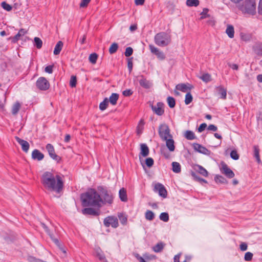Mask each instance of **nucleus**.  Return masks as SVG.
Masks as SVG:
<instances>
[{
  "mask_svg": "<svg viewBox=\"0 0 262 262\" xmlns=\"http://www.w3.org/2000/svg\"><path fill=\"white\" fill-rule=\"evenodd\" d=\"M40 181L45 190L49 192L60 194L63 191L64 182L59 174L46 171L41 176Z\"/></svg>",
  "mask_w": 262,
  "mask_h": 262,
  "instance_id": "1",
  "label": "nucleus"
},
{
  "mask_svg": "<svg viewBox=\"0 0 262 262\" xmlns=\"http://www.w3.org/2000/svg\"><path fill=\"white\" fill-rule=\"evenodd\" d=\"M81 199L83 206H95L100 207L102 199L99 193L94 189H90L85 193L81 195Z\"/></svg>",
  "mask_w": 262,
  "mask_h": 262,
  "instance_id": "2",
  "label": "nucleus"
},
{
  "mask_svg": "<svg viewBox=\"0 0 262 262\" xmlns=\"http://www.w3.org/2000/svg\"><path fill=\"white\" fill-rule=\"evenodd\" d=\"M155 43L160 47H166L171 42V36L168 34L162 32L157 33L154 38Z\"/></svg>",
  "mask_w": 262,
  "mask_h": 262,
  "instance_id": "3",
  "label": "nucleus"
},
{
  "mask_svg": "<svg viewBox=\"0 0 262 262\" xmlns=\"http://www.w3.org/2000/svg\"><path fill=\"white\" fill-rule=\"evenodd\" d=\"M97 190L99 192L100 196L102 199L101 204H111L113 201V195L111 192L108 191L107 188L103 186H98Z\"/></svg>",
  "mask_w": 262,
  "mask_h": 262,
  "instance_id": "4",
  "label": "nucleus"
},
{
  "mask_svg": "<svg viewBox=\"0 0 262 262\" xmlns=\"http://www.w3.org/2000/svg\"><path fill=\"white\" fill-rule=\"evenodd\" d=\"M240 10L244 13L254 15L256 13L255 0H245L240 7Z\"/></svg>",
  "mask_w": 262,
  "mask_h": 262,
  "instance_id": "5",
  "label": "nucleus"
},
{
  "mask_svg": "<svg viewBox=\"0 0 262 262\" xmlns=\"http://www.w3.org/2000/svg\"><path fill=\"white\" fill-rule=\"evenodd\" d=\"M159 134L163 141L169 137H172V135L170 134V129L166 124H163L159 126Z\"/></svg>",
  "mask_w": 262,
  "mask_h": 262,
  "instance_id": "6",
  "label": "nucleus"
},
{
  "mask_svg": "<svg viewBox=\"0 0 262 262\" xmlns=\"http://www.w3.org/2000/svg\"><path fill=\"white\" fill-rule=\"evenodd\" d=\"M103 223L106 227L112 226L116 228L118 227L119 223L117 218L114 216H108L104 220Z\"/></svg>",
  "mask_w": 262,
  "mask_h": 262,
  "instance_id": "7",
  "label": "nucleus"
},
{
  "mask_svg": "<svg viewBox=\"0 0 262 262\" xmlns=\"http://www.w3.org/2000/svg\"><path fill=\"white\" fill-rule=\"evenodd\" d=\"M38 89L42 91H46L50 87L49 81L45 77H39L36 82Z\"/></svg>",
  "mask_w": 262,
  "mask_h": 262,
  "instance_id": "8",
  "label": "nucleus"
},
{
  "mask_svg": "<svg viewBox=\"0 0 262 262\" xmlns=\"http://www.w3.org/2000/svg\"><path fill=\"white\" fill-rule=\"evenodd\" d=\"M221 171L223 174L228 178L231 179L234 177L235 174L233 171L224 162L221 163Z\"/></svg>",
  "mask_w": 262,
  "mask_h": 262,
  "instance_id": "9",
  "label": "nucleus"
},
{
  "mask_svg": "<svg viewBox=\"0 0 262 262\" xmlns=\"http://www.w3.org/2000/svg\"><path fill=\"white\" fill-rule=\"evenodd\" d=\"M46 149L52 159L56 161L57 162H59L61 160V158L55 154L54 148L52 144H48L46 145Z\"/></svg>",
  "mask_w": 262,
  "mask_h": 262,
  "instance_id": "10",
  "label": "nucleus"
},
{
  "mask_svg": "<svg viewBox=\"0 0 262 262\" xmlns=\"http://www.w3.org/2000/svg\"><path fill=\"white\" fill-rule=\"evenodd\" d=\"M154 191L158 192L159 195L163 198L167 197V191L162 184L160 183L156 184L154 187Z\"/></svg>",
  "mask_w": 262,
  "mask_h": 262,
  "instance_id": "11",
  "label": "nucleus"
},
{
  "mask_svg": "<svg viewBox=\"0 0 262 262\" xmlns=\"http://www.w3.org/2000/svg\"><path fill=\"white\" fill-rule=\"evenodd\" d=\"M149 48L151 52L156 55L157 58L159 59L164 60L165 58V55H164V53L160 51L159 49L155 47L154 46L149 45Z\"/></svg>",
  "mask_w": 262,
  "mask_h": 262,
  "instance_id": "12",
  "label": "nucleus"
},
{
  "mask_svg": "<svg viewBox=\"0 0 262 262\" xmlns=\"http://www.w3.org/2000/svg\"><path fill=\"white\" fill-rule=\"evenodd\" d=\"M151 108L157 115L161 116L164 114V104L162 102H158L156 105H152Z\"/></svg>",
  "mask_w": 262,
  "mask_h": 262,
  "instance_id": "13",
  "label": "nucleus"
},
{
  "mask_svg": "<svg viewBox=\"0 0 262 262\" xmlns=\"http://www.w3.org/2000/svg\"><path fill=\"white\" fill-rule=\"evenodd\" d=\"M193 146L194 149L200 153L208 156L210 155L211 153V151L205 147H204L198 143H194Z\"/></svg>",
  "mask_w": 262,
  "mask_h": 262,
  "instance_id": "14",
  "label": "nucleus"
},
{
  "mask_svg": "<svg viewBox=\"0 0 262 262\" xmlns=\"http://www.w3.org/2000/svg\"><path fill=\"white\" fill-rule=\"evenodd\" d=\"M15 139L17 141V142L21 145L22 150L24 152H27L30 147V145L29 143L27 141L23 140L18 137H15Z\"/></svg>",
  "mask_w": 262,
  "mask_h": 262,
  "instance_id": "15",
  "label": "nucleus"
},
{
  "mask_svg": "<svg viewBox=\"0 0 262 262\" xmlns=\"http://www.w3.org/2000/svg\"><path fill=\"white\" fill-rule=\"evenodd\" d=\"M141 78L139 80V82L140 85L144 89H149L152 83L149 80H147L146 78L144 77L143 76L141 75L140 77Z\"/></svg>",
  "mask_w": 262,
  "mask_h": 262,
  "instance_id": "16",
  "label": "nucleus"
},
{
  "mask_svg": "<svg viewBox=\"0 0 262 262\" xmlns=\"http://www.w3.org/2000/svg\"><path fill=\"white\" fill-rule=\"evenodd\" d=\"M192 86L187 83H181L176 85V89L182 92H187L192 89Z\"/></svg>",
  "mask_w": 262,
  "mask_h": 262,
  "instance_id": "17",
  "label": "nucleus"
},
{
  "mask_svg": "<svg viewBox=\"0 0 262 262\" xmlns=\"http://www.w3.org/2000/svg\"><path fill=\"white\" fill-rule=\"evenodd\" d=\"M82 212L84 215H91L93 216H98L99 212L92 208H85L82 210Z\"/></svg>",
  "mask_w": 262,
  "mask_h": 262,
  "instance_id": "18",
  "label": "nucleus"
},
{
  "mask_svg": "<svg viewBox=\"0 0 262 262\" xmlns=\"http://www.w3.org/2000/svg\"><path fill=\"white\" fill-rule=\"evenodd\" d=\"M44 158V155L38 149H34L32 152V158L38 161L42 160Z\"/></svg>",
  "mask_w": 262,
  "mask_h": 262,
  "instance_id": "19",
  "label": "nucleus"
},
{
  "mask_svg": "<svg viewBox=\"0 0 262 262\" xmlns=\"http://www.w3.org/2000/svg\"><path fill=\"white\" fill-rule=\"evenodd\" d=\"M166 142V145L170 151H173L175 149L174 141L172 137H169L166 140H164Z\"/></svg>",
  "mask_w": 262,
  "mask_h": 262,
  "instance_id": "20",
  "label": "nucleus"
},
{
  "mask_svg": "<svg viewBox=\"0 0 262 262\" xmlns=\"http://www.w3.org/2000/svg\"><path fill=\"white\" fill-rule=\"evenodd\" d=\"M194 169L196 172L205 177H207L208 176V172L205 168L201 165H195Z\"/></svg>",
  "mask_w": 262,
  "mask_h": 262,
  "instance_id": "21",
  "label": "nucleus"
},
{
  "mask_svg": "<svg viewBox=\"0 0 262 262\" xmlns=\"http://www.w3.org/2000/svg\"><path fill=\"white\" fill-rule=\"evenodd\" d=\"M27 31L24 29H20L18 33L12 38V41L13 42H17L19 39H20V37L23 36L27 33Z\"/></svg>",
  "mask_w": 262,
  "mask_h": 262,
  "instance_id": "22",
  "label": "nucleus"
},
{
  "mask_svg": "<svg viewBox=\"0 0 262 262\" xmlns=\"http://www.w3.org/2000/svg\"><path fill=\"white\" fill-rule=\"evenodd\" d=\"M254 53L259 56H262V43H256L253 47Z\"/></svg>",
  "mask_w": 262,
  "mask_h": 262,
  "instance_id": "23",
  "label": "nucleus"
},
{
  "mask_svg": "<svg viewBox=\"0 0 262 262\" xmlns=\"http://www.w3.org/2000/svg\"><path fill=\"white\" fill-rule=\"evenodd\" d=\"M141 152L140 154L144 157H147L149 154V148L146 144H141L140 145Z\"/></svg>",
  "mask_w": 262,
  "mask_h": 262,
  "instance_id": "24",
  "label": "nucleus"
},
{
  "mask_svg": "<svg viewBox=\"0 0 262 262\" xmlns=\"http://www.w3.org/2000/svg\"><path fill=\"white\" fill-rule=\"evenodd\" d=\"M119 94L117 93H112L109 99H108V102H110L113 105H116L119 99Z\"/></svg>",
  "mask_w": 262,
  "mask_h": 262,
  "instance_id": "25",
  "label": "nucleus"
},
{
  "mask_svg": "<svg viewBox=\"0 0 262 262\" xmlns=\"http://www.w3.org/2000/svg\"><path fill=\"white\" fill-rule=\"evenodd\" d=\"M226 33L229 38H233L234 36V29L233 26L231 25H228L226 30Z\"/></svg>",
  "mask_w": 262,
  "mask_h": 262,
  "instance_id": "26",
  "label": "nucleus"
},
{
  "mask_svg": "<svg viewBox=\"0 0 262 262\" xmlns=\"http://www.w3.org/2000/svg\"><path fill=\"white\" fill-rule=\"evenodd\" d=\"M63 42L61 41H58L55 46L54 50V54L55 55H58L62 50L63 47Z\"/></svg>",
  "mask_w": 262,
  "mask_h": 262,
  "instance_id": "27",
  "label": "nucleus"
},
{
  "mask_svg": "<svg viewBox=\"0 0 262 262\" xmlns=\"http://www.w3.org/2000/svg\"><path fill=\"white\" fill-rule=\"evenodd\" d=\"M119 194V198L122 201L126 202L127 201L126 191L124 188H122L121 189H120Z\"/></svg>",
  "mask_w": 262,
  "mask_h": 262,
  "instance_id": "28",
  "label": "nucleus"
},
{
  "mask_svg": "<svg viewBox=\"0 0 262 262\" xmlns=\"http://www.w3.org/2000/svg\"><path fill=\"white\" fill-rule=\"evenodd\" d=\"M96 256L101 262H107L106 259L104 254L101 251L100 249H97L96 250Z\"/></svg>",
  "mask_w": 262,
  "mask_h": 262,
  "instance_id": "29",
  "label": "nucleus"
},
{
  "mask_svg": "<svg viewBox=\"0 0 262 262\" xmlns=\"http://www.w3.org/2000/svg\"><path fill=\"white\" fill-rule=\"evenodd\" d=\"M165 244L162 242L158 243L152 247V250L156 253L160 252L164 247Z\"/></svg>",
  "mask_w": 262,
  "mask_h": 262,
  "instance_id": "30",
  "label": "nucleus"
},
{
  "mask_svg": "<svg viewBox=\"0 0 262 262\" xmlns=\"http://www.w3.org/2000/svg\"><path fill=\"white\" fill-rule=\"evenodd\" d=\"M172 171L177 173H179L181 171V166L179 163L173 162L172 163Z\"/></svg>",
  "mask_w": 262,
  "mask_h": 262,
  "instance_id": "31",
  "label": "nucleus"
},
{
  "mask_svg": "<svg viewBox=\"0 0 262 262\" xmlns=\"http://www.w3.org/2000/svg\"><path fill=\"white\" fill-rule=\"evenodd\" d=\"M217 90L219 92V94L221 96V98L223 99H225L226 98L227 92L226 90L221 86L217 87Z\"/></svg>",
  "mask_w": 262,
  "mask_h": 262,
  "instance_id": "32",
  "label": "nucleus"
},
{
  "mask_svg": "<svg viewBox=\"0 0 262 262\" xmlns=\"http://www.w3.org/2000/svg\"><path fill=\"white\" fill-rule=\"evenodd\" d=\"M191 175L195 181H198L201 184H202L203 183H207L206 180L199 177L194 172L192 171L191 172Z\"/></svg>",
  "mask_w": 262,
  "mask_h": 262,
  "instance_id": "33",
  "label": "nucleus"
},
{
  "mask_svg": "<svg viewBox=\"0 0 262 262\" xmlns=\"http://www.w3.org/2000/svg\"><path fill=\"white\" fill-rule=\"evenodd\" d=\"M21 105L18 102H16L12 106V113L13 115H16L17 114L20 110Z\"/></svg>",
  "mask_w": 262,
  "mask_h": 262,
  "instance_id": "34",
  "label": "nucleus"
},
{
  "mask_svg": "<svg viewBox=\"0 0 262 262\" xmlns=\"http://www.w3.org/2000/svg\"><path fill=\"white\" fill-rule=\"evenodd\" d=\"M254 148V156L256 159L258 163L260 162V156H259V149L258 146L255 145L253 147Z\"/></svg>",
  "mask_w": 262,
  "mask_h": 262,
  "instance_id": "35",
  "label": "nucleus"
},
{
  "mask_svg": "<svg viewBox=\"0 0 262 262\" xmlns=\"http://www.w3.org/2000/svg\"><path fill=\"white\" fill-rule=\"evenodd\" d=\"M108 104V100L107 98H105L103 100V101L100 103V105H99L100 110L101 111L105 110L107 108Z\"/></svg>",
  "mask_w": 262,
  "mask_h": 262,
  "instance_id": "36",
  "label": "nucleus"
},
{
  "mask_svg": "<svg viewBox=\"0 0 262 262\" xmlns=\"http://www.w3.org/2000/svg\"><path fill=\"white\" fill-rule=\"evenodd\" d=\"M119 46L118 43L116 42L113 43L109 48V52L111 54L116 53L118 49Z\"/></svg>",
  "mask_w": 262,
  "mask_h": 262,
  "instance_id": "37",
  "label": "nucleus"
},
{
  "mask_svg": "<svg viewBox=\"0 0 262 262\" xmlns=\"http://www.w3.org/2000/svg\"><path fill=\"white\" fill-rule=\"evenodd\" d=\"M145 219L148 221H152L155 218V214L150 210H147L145 212Z\"/></svg>",
  "mask_w": 262,
  "mask_h": 262,
  "instance_id": "38",
  "label": "nucleus"
},
{
  "mask_svg": "<svg viewBox=\"0 0 262 262\" xmlns=\"http://www.w3.org/2000/svg\"><path fill=\"white\" fill-rule=\"evenodd\" d=\"M184 136L187 140H193L195 137L194 133L190 130H187Z\"/></svg>",
  "mask_w": 262,
  "mask_h": 262,
  "instance_id": "39",
  "label": "nucleus"
},
{
  "mask_svg": "<svg viewBox=\"0 0 262 262\" xmlns=\"http://www.w3.org/2000/svg\"><path fill=\"white\" fill-rule=\"evenodd\" d=\"M34 46L37 48V49H40L42 47V41L41 40L40 38L37 37H35L34 38Z\"/></svg>",
  "mask_w": 262,
  "mask_h": 262,
  "instance_id": "40",
  "label": "nucleus"
},
{
  "mask_svg": "<svg viewBox=\"0 0 262 262\" xmlns=\"http://www.w3.org/2000/svg\"><path fill=\"white\" fill-rule=\"evenodd\" d=\"M144 122L143 120L141 119L139 121L138 125L137 126V132L138 135H140V134H141L142 130L143 129V128H144Z\"/></svg>",
  "mask_w": 262,
  "mask_h": 262,
  "instance_id": "41",
  "label": "nucleus"
},
{
  "mask_svg": "<svg viewBox=\"0 0 262 262\" xmlns=\"http://www.w3.org/2000/svg\"><path fill=\"white\" fill-rule=\"evenodd\" d=\"M200 4L199 0H187L186 5L189 7H196Z\"/></svg>",
  "mask_w": 262,
  "mask_h": 262,
  "instance_id": "42",
  "label": "nucleus"
},
{
  "mask_svg": "<svg viewBox=\"0 0 262 262\" xmlns=\"http://www.w3.org/2000/svg\"><path fill=\"white\" fill-rule=\"evenodd\" d=\"M192 99H193V97H192V96L190 92H187L185 95V103L186 105L190 104L192 102Z\"/></svg>",
  "mask_w": 262,
  "mask_h": 262,
  "instance_id": "43",
  "label": "nucleus"
},
{
  "mask_svg": "<svg viewBox=\"0 0 262 262\" xmlns=\"http://www.w3.org/2000/svg\"><path fill=\"white\" fill-rule=\"evenodd\" d=\"M167 101L168 104V106L170 108H173L176 105V101L174 98L169 96L167 98Z\"/></svg>",
  "mask_w": 262,
  "mask_h": 262,
  "instance_id": "44",
  "label": "nucleus"
},
{
  "mask_svg": "<svg viewBox=\"0 0 262 262\" xmlns=\"http://www.w3.org/2000/svg\"><path fill=\"white\" fill-rule=\"evenodd\" d=\"M98 58V55L96 53H92L90 54L89 59L91 63L92 64H95Z\"/></svg>",
  "mask_w": 262,
  "mask_h": 262,
  "instance_id": "45",
  "label": "nucleus"
},
{
  "mask_svg": "<svg viewBox=\"0 0 262 262\" xmlns=\"http://www.w3.org/2000/svg\"><path fill=\"white\" fill-rule=\"evenodd\" d=\"M214 180L216 183H226L227 180L222 176L217 175L214 178Z\"/></svg>",
  "mask_w": 262,
  "mask_h": 262,
  "instance_id": "46",
  "label": "nucleus"
},
{
  "mask_svg": "<svg viewBox=\"0 0 262 262\" xmlns=\"http://www.w3.org/2000/svg\"><path fill=\"white\" fill-rule=\"evenodd\" d=\"M200 79L205 82H208L211 80V75L208 73L203 74L202 76L200 77Z\"/></svg>",
  "mask_w": 262,
  "mask_h": 262,
  "instance_id": "47",
  "label": "nucleus"
},
{
  "mask_svg": "<svg viewBox=\"0 0 262 262\" xmlns=\"http://www.w3.org/2000/svg\"><path fill=\"white\" fill-rule=\"evenodd\" d=\"M159 218L161 221L167 222L169 220V215L166 212H163L160 214Z\"/></svg>",
  "mask_w": 262,
  "mask_h": 262,
  "instance_id": "48",
  "label": "nucleus"
},
{
  "mask_svg": "<svg viewBox=\"0 0 262 262\" xmlns=\"http://www.w3.org/2000/svg\"><path fill=\"white\" fill-rule=\"evenodd\" d=\"M2 8L7 11H10L12 9V7L9 4H7L5 2H3L1 4Z\"/></svg>",
  "mask_w": 262,
  "mask_h": 262,
  "instance_id": "49",
  "label": "nucleus"
},
{
  "mask_svg": "<svg viewBox=\"0 0 262 262\" xmlns=\"http://www.w3.org/2000/svg\"><path fill=\"white\" fill-rule=\"evenodd\" d=\"M230 157L234 160H237L239 159V155L236 150H233L231 151Z\"/></svg>",
  "mask_w": 262,
  "mask_h": 262,
  "instance_id": "50",
  "label": "nucleus"
},
{
  "mask_svg": "<svg viewBox=\"0 0 262 262\" xmlns=\"http://www.w3.org/2000/svg\"><path fill=\"white\" fill-rule=\"evenodd\" d=\"M119 219L120 221V222L123 224L125 225L126 224L127 221V217L125 215H124L123 214H119L118 215Z\"/></svg>",
  "mask_w": 262,
  "mask_h": 262,
  "instance_id": "51",
  "label": "nucleus"
},
{
  "mask_svg": "<svg viewBox=\"0 0 262 262\" xmlns=\"http://www.w3.org/2000/svg\"><path fill=\"white\" fill-rule=\"evenodd\" d=\"M77 79L75 76H72L71 77L70 85L72 88H74L76 85Z\"/></svg>",
  "mask_w": 262,
  "mask_h": 262,
  "instance_id": "52",
  "label": "nucleus"
},
{
  "mask_svg": "<svg viewBox=\"0 0 262 262\" xmlns=\"http://www.w3.org/2000/svg\"><path fill=\"white\" fill-rule=\"evenodd\" d=\"M133 50L131 47H127L125 49L124 55L126 57H129L133 54Z\"/></svg>",
  "mask_w": 262,
  "mask_h": 262,
  "instance_id": "53",
  "label": "nucleus"
},
{
  "mask_svg": "<svg viewBox=\"0 0 262 262\" xmlns=\"http://www.w3.org/2000/svg\"><path fill=\"white\" fill-rule=\"evenodd\" d=\"M127 67L129 73H130L133 70V57L129 58L127 59Z\"/></svg>",
  "mask_w": 262,
  "mask_h": 262,
  "instance_id": "54",
  "label": "nucleus"
},
{
  "mask_svg": "<svg viewBox=\"0 0 262 262\" xmlns=\"http://www.w3.org/2000/svg\"><path fill=\"white\" fill-rule=\"evenodd\" d=\"M253 254L250 252H246L245 254L244 259L246 261H250L252 260Z\"/></svg>",
  "mask_w": 262,
  "mask_h": 262,
  "instance_id": "55",
  "label": "nucleus"
},
{
  "mask_svg": "<svg viewBox=\"0 0 262 262\" xmlns=\"http://www.w3.org/2000/svg\"><path fill=\"white\" fill-rule=\"evenodd\" d=\"M145 163L147 166L150 167L154 164V160L151 158H148L146 159Z\"/></svg>",
  "mask_w": 262,
  "mask_h": 262,
  "instance_id": "56",
  "label": "nucleus"
},
{
  "mask_svg": "<svg viewBox=\"0 0 262 262\" xmlns=\"http://www.w3.org/2000/svg\"><path fill=\"white\" fill-rule=\"evenodd\" d=\"M208 11V9L207 8H204L203 10V12L201 13V17L200 19H202L206 18L207 16V12Z\"/></svg>",
  "mask_w": 262,
  "mask_h": 262,
  "instance_id": "57",
  "label": "nucleus"
},
{
  "mask_svg": "<svg viewBox=\"0 0 262 262\" xmlns=\"http://www.w3.org/2000/svg\"><path fill=\"white\" fill-rule=\"evenodd\" d=\"M122 94L124 96L128 97L133 94V91L130 89H127L124 91Z\"/></svg>",
  "mask_w": 262,
  "mask_h": 262,
  "instance_id": "58",
  "label": "nucleus"
},
{
  "mask_svg": "<svg viewBox=\"0 0 262 262\" xmlns=\"http://www.w3.org/2000/svg\"><path fill=\"white\" fill-rule=\"evenodd\" d=\"M90 1L91 0H82L80 4V7L83 8L87 6Z\"/></svg>",
  "mask_w": 262,
  "mask_h": 262,
  "instance_id": "59",
  "label": "nucleus"
},
{
  "mask_svg": "<svg viewBox=\"0 0 262 262\" xmlns=\"http://www.w3.org/2000/svg\"><path fill=\"white\" fill-rule=\"evenodd\" d=\"M207 127V124L205 123L201 124L198 128V132L200 133L202 132Z\"/></svg>",
  "mask_w": 262,
  "mask_h": 262,
  "instance_id": "60",
  "label": "nucleus"
},
{
  "mask_svg": "<svg viewBox=\"0 0 262 262\" xmlns=\"http://www.w3.org/2000/svg\"><path fill=\"white\" fill-rule=\"evenodd\" d=\"M45 71L46 72L51 74L53 72V66H48L45 68Z\"/></svg>",
  "mask_w": 262,
  "mask_h": 262,
  "instance_id": "61",
  "label": "nucleus"
},
{
  "mask_svg": "<svg viewBox=\"0 0 262 262\" xmlns=\"http://www.w3.org/2000/svg\"><path fill=\"white\" fill-rule=\"evenodd\" d=\"M248 246L246 243H242L240 245V249L242 251H246L247 249Z\"/></svg>",
  "mask_w": 262,
  "mask_h": 262,
  "instance_id": "62",
  "label": "nucleus"
},
{
  "mask_svg": "<svg viewBox=\"0 0 262 262\" xmlns=\"http://www.w3.org/2000/svg\"><path fill=\"white\" fill-rule=\"evenodd\" d=\"M208 130H212V131H213V132H215L217 130V128L216 126H215L213 124H210L208 128H207Z\"/></svg>",
  "mask_w": 262,
  "mask_h": 262,
  "instance_id": "63",
  "label": "nucleus"
},
{
  "mask_svg": "<svg viewBox=\"0 0 262 262\" xmlns=\"http://www.w3.org/2000/svg\"><path fill=\"white\" fill-rule=\"evenodd\" d=\"M258 13L260 14H262V0H260L258 7Z\"/></svg>",
  "mask_w": 262,
  "mask_h": 262,
  "instance_id": "64",
  "label": "nucleus"
}]
</instances>
